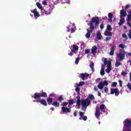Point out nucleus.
Returning a JSON list of instances; mask_svg holds the SVG:
<instances>
[{
  "label": "nucleus",
  "instance_id": "f257e3e1",
  "mask_svg": "<svg viewBox=\"0 0 131 131\" xmlns=\"http://www.w3.org/2000/svg\"><path fill=\"white\" fill-rule=\"evenodd\" d=\"M100 24V18L96 16L95 17H93L91 21L88 24V25L90 26V28L93 30L95 29V27H98Z\"/></svg>",
  "mask_w": 131,
  "mask_h": 131
},
{
  "label": "nucleus",
  "instance_id": "f03ea898",
  "mask_svg": "<svg viewBox=\"0 0 131 131\" xmlns=\"http://www.w3.org/2000/svg\"><path fill=\"white\" fill-rule=\"evenodd\" d=\"M77 106H80V105H81L82 107L86 108L88 106L91 105V100L89 98H86L85 100H77Z\"/></svg>",
  "mask_w": 131,
  "mask_h": 131
},
{
  "label": "nucleus",
  "instance_id": "7ed1b4c3",
  "mask_svg": "<svg viewBox=\"0 0 131 131\" xmlns=\"http://www.w3.org/2000/svg\"><path fill=\"white\" fill-rule=\"evenodd\" d=\"M123 123L124 131H131V120L126 119Z\"/></svg>",
  "mask_w": 131,
  "mask_h": 131
},
{
  "label": "nucleus",
  "instance_id": "20e7f679",
  "mask_svg": "<svg viewBox=\"0 0 131 131\" xmlns=\"http://www.w3.org/2000/svg\"><path fill=\"white\" fill-rule=\"evenodd\" d=\"M48 97V94L46 92L40 93H35L34 95L32 96L33 99H35V100H38V99H40L41 97L47 98Z\"/></svg>",
  "mask_w": 131,
  "mask_h": 131
},
{
  "label": "nucleus",
  "instance_id": "39448f33",
  "mask_svg": "<svg viewBox=\"0 0 131 131\" xmlns=\"http://www.w3.org/2000/svg\"><path fill=\"white\" fill-rule=\"evenodd\" d=\"M117 56L119 61L124 60L125 58V51L122 49L120 50L119 52L117 54Z\"/></svg>",
  "mask_w": 131,
  "mask_h": 131
},
{
  "label": "nucleus",
  "instance_id": "423d86ee",
  "mask_svg": "<svg viewBox=\"0 0 131 131\" xmlns=\"http://www.w3.org/2000/svg\"><path fill=\"white\" fill-rule=\"evenodd\" d=\"M110 52L109 53L110 56H114V52H115V49H116V46L114 44H110Z\"/></svg>",
  "mask_w": 131,
  "mask_h": 131
},
{
  "label": "nucleus",
  "instance_id": "0eeeda50",
  "mask_svg": "<svg viewBox=\"0 0 131 131\" xmlns=\"http://www.w3.org/2000/svg\"><path fill=\"white\" fill-rule=\"evenodd\" d=\"M111 95H114L115 94V96L117 97L119 95V90L117 88H112L111 89Z\"/></svg>",
  "mask_w": 131,
  "mask_h": 131
},
{
  "label": "nucleus",
  "instance_id": "6e6552de",
  "mask_svg": "<svg viewBox=\"0 0 131 131\" xmlns=\"http://www.w3.org/2000/svg\"><path fill=\"white\" fill-rule=\"evenodd\" d=\"M41 13L42 16H45V15H46V16L51 15V9H49L48 10L46 9H43L41 10Z\"/></svg>",
  "mask_w": 131,
  "mask_h": 131
},
{
  "label": "nucleus",
  "instance_id": "1a4fd4ad",
  "mask_svg": "<svg viewBox=\"0 0 131 131\" xmlns=\"http://www.w3.org/2000/svg\"><path fill=\"white\" fill-rule=\"evenodd\" d=\"M61 111L62 113H70L71 109L67 107L62 106L61 107Z\"/></svg>",
  "mask_w": 131,
  "mask_h": 131
},
{
  "label": "nucleus",
  "instance_id": "9d476101",
  "mask_svg": "<svg viewBox=\"0 0 131 131\" xmlns=\"http://www.w3.org/2000/svg\"><path fill=\"white\" fill-rule=\"evenodd\" d=\"M126 11L124 9H122L120 11V18H124L126 16Z\"/></svg>",
  "mask_w": 131,
  "mask_h": 131
},
{
  "label": "nucleus",
  "instance_id": "9b49d317",
  "mask_svg": "<svg viewBox=\"0 0 131 131\" xmlns=\"http://www.w3.org/2000/svg\"><path fill=\"white\" fill-rule=\"evenodd\" d=\"M34 102H37L38 103H40L42 105H43V106H47L48 104H47V101L46 100L42 99L41 100H37L34 101Z\"/></svg>",
  "mask_w": 131,
  "mask_h": 131
},
{
  "label": "nucleus",
  "instance_id": "f8f14e48",
  "mask_svg": "<svg viewBox=\"0 0 131 131\" xmlns=\"http://www.w3.org/2000/svg\"><path fill=\"white\" fill-rule=\"evenodd\" d=\"M87 31L88 32L86 33V35H85V37L87 38H90V37H91V33H92V32H93V31H94V29H91V27H90V30H89V29H87Z\"/></svg>",
  "mask_w": 131,
  "mask_h": 131
},
{
  "label": "nucleus",
  "instance_id": "ddd939ff",
  "mask_svg": "<svg viewBox=\"0 0 131 131\" xmlns=\"http://www.w3.org/2000/svg\"><path fill=\"white\" fill-rule=\"evenodd\" d=\"M31 13H33L35 17H40V15H39V13L37 12V9H35L34 10H31Z\"/></svg>",
  "mask_w": 131,
  "mask_h": 131
},
{
  "label": "nucleus",
  "instance_id": "4468645a",
  "mask_svg": "<svg viewBox=\"0 0 131 131\" xmlns=\"http://www.w3.org/2000/svg\"><path fill=\"white\" fill-rule=\"evenodd\" d=\"M80 75L82 80H84L85 77H89V76H90V74H88V73H81L80 74Z\"/></svg>",
  "mask_w": 131,
  "mask_h": 131
},
{
  "label": "nucleus",
  "instance_id": "2eb2a0df",
  "mask_svg": "<svg viewBox=\"0 0 131 131\" xmlns=\"http://www.w3.org/2000/svg\"><path fill=\"white\" fill-rule=\"evenodd\" d=\"M100 115H101L100 114V109H99V108H96L95 112V116L96 118H99L100 117Z\"/></svg>",
  "mask_w": 131,
  "mask_h": 131
},
{
  "label": "nucleus",
  "instance_id": "dca6fc26",
  "mask_svg": "<svg viewBox=\"0 0 131 131\" xmlns=\"http://www.w3.org/2000/svg\"><path fill=\"white\" fill-rule=\"evenodd\" d=\"M97 50H98V48L96 46H93L91 49L92 54H93V55H95L97 53Z\"/></svg>",
  "mask_w": 131,
  "mask_h": 131
},
{
  "label": "nucleus",
  "instance_id": "f3484780",
  "mask_svg": "<svg viewBox=\"0 0 131 131\" xmlns=\"http://www.w3.org/2000/svg\"><path fill=\"white\" fill-rule=\"evenodd\" d=\"M96 38L99 40L102 39V35L101 34V32L99 31L96 33Z\"/></svg>",
  "mask_w": 131,
  "mask_h": 131
},
{
  "label": "nucleus",
  "instance_id": "a211bd4d",
  "mask_svg": "<svg viewBox=\"0 0 131 131\" xmlns=\"http://www.w3.org/2000/svg\"><path fill=\"white\" fill-rule=\"evenodd\" d=\"M104 35H105V36H112V35H113V34L110 31H105L104 32Z\"/></svg>",
  "mask_w": 131,
  "mask_h": 131
},
{
  "label": "nucleus",
  "instance_id": "6ab92c4d",
  "mask_svg": "<svg viewBox=\"0 0 131 131\" xmlns=\"http://www.w3.org/2000/svg\"><path fill=\"white\" fill-rule=\"evenodd\" d=\"M105 109H106V106L105 104H101L100 105V110H101L102 112H105Z\"/></svg>",
  "mask_w": 131,
  "mask_h": 131
},
{
  "label": "nucleus",
  "instance_id": "aec40b11",
  "mask_svg": "<svg viewBox=\"0 0 131 131\" xmlns=\"http://www.w3.org/2000/svg\"><path fill=\"white\" fill-rule=\"evenodd\" d=\"M108 17L110 18L108 19V22H112V19L113 18V14L112 13H109L108 14Z\"/></svg>",
  "mask_w": 131,
  "mask_h": 131
},
{
  "label": "nucleus",
  "instance_id": "412c9836",
  "mask_svg": "<svg viewBox=\"0 0 131 131\" xmlns=\"http://www.w3.org/2000/svg\"><path fill=\"white\" fill-rule=\"evenodd\" d=\"M97 88L99 89V90H102L104 88V84H103V82H100L97 85Z\"/></svg>",
  "mask_w": 131,
  "mask_h": 131
},
{
  "label": "nucleus",
  "instance_id": "4be33fe9",
  "mask_svg": "<svg viewBox=\"0 0 131 131\" xmlns=\"http://www.w3.org/2000/svg\"><path fill=\"white\" fill-rule=\"evenodd\" d=\"M52 105L54 106V107H60V103L58 101H54L53 102Z\"/></svg>",
  "mask_w": 131,
  "mask_h": 131
},
{
  "label": "nucleus",
  "instance_id": "5701e85b",
  "mask_svg": "<svg viewBox=\"0 0 131 131\" xmlns=\"http://www.w3.org/2000/svg\"><path fill=\"white\" fill-rule=\"evenodd\" d=\"M73 47V50L72 51H74V52H76L78 51V46L73 45H72Z\"/></svg>",
  "mask_w": 131,
  "mask_h": 131
},
{
  "label": "nucleus",
  "instance_id": "b1692460",
  "mask_svg": "<svg viewBox=\"0 0 131 131\" xmlns=\"http://www.w3.org/2000/svg\"><path fill=\"white\" fill-rule=\"evenodd\" d=\"M127 22H129V21H131V12L129 11L128 12V14L127 17Z\"/></svg>",
  "mask_w": 131,
  "mask_h": 131
},
{
  "label": "nucleus",
  "instance_id": "393cba45",
  "mask_svg": "<svg viewBox=\"0 0 131 131\" xmlns=\"http://www.w3.org/2000/svg\"><path fill=\"white\" fill-rule=\"evenodd\" d=\"M125 20H124V17H122L120 19V21L119 23V25L121 26L122 24L124 23Z\"/></svg>",
  "mask_w": 131,
  "mask_h": 131
},
{
  "label": "nucleus",
  "instance_id": "a878e982",
  "mask_svg": "<svg viewBox=\"0 0 131 131\" xmlns=\"http://www.w3.org/2000/svg\"><path fill=\"white\" fill-rule=\"evenodd\" d=\"M47 101L48 103V104L51 105V103L53 102V98L49 97L47 98Z\"/></svg>",
  "mask_w": 131,
  "mask_h": 131
},
{
  "label": "nucleus",
  "instance_id": "bb28decb",
  "mask_svg": "<svg viewBox=\"0 0 131 131\" xmlns=\"http://www.w3.org/2000/svg\"><path fill=\"white\" fill-rule=\"evenodd\" d=\"M94 62H91V63L90 64V67L91 68L93 72H95V70L94 69Z\"/></svg>",
  "mask_w": 131,
  "mask_h": 131
},
{
  "label": "nucleus",
  "instance_id": "cd10ccee",
  "mask_svg": "<svg viewBox=\"0 0 131 131\" xmlns=\"http://www.w3.org/2000/svg\"><path fill=\"white\" fill-rule=\"evenodd\" d=\"M111 82L110 81H107V80H104L103 82V86H105V85L107 86L108 85V84H109V83H110Z\"/></svg>",
  "mask_w": 131,
  "mask_h": 131
},
{
  "label": "nucleus",
  "instance_id": "c85d7f7f",
  "mask_svg": "<svg viewBox=\"0 0 131 131\" xmlns=\"http://www.w3.org/2000/svg\"><path fill=\"white\" fill-rule=\"evenodd\" d=\"M100 75H102V76L105 75V69H104V68L101 69Z\"/></svg>",
  "mask_w": 131,
  "mask_h": 131
},
{
  "label": "nucleus",
  "instance_id": "c756f323",
  "mask_svg": "<svg viewBox=\"0 0 131 131\" xmlns=\"http://www.w3.org/2000/svg\"><path fill=\"white\" fill-rule=\"evenodd\" d=\"M89 99H91V100H95V96L93 94H90L89 95Z\"/></svg>",
  "mask_w": 131,
  "mask_h": 131
},
{
  "label": "nucleus",
  "instance_id": "7c9ffc66",
  "mask_svg": "<svg viewBox=\"0 0 131 131\" xmlns=\"http://www.w3.org/2000/svg\"><path fill=\"white\" fill-rule=\"evenodd\" d=\"M85 82H84V81H81L78 84V86H81L82 85H84Z\"/></svg>",
  "mask_w": 131,
  "mask_h": 131
},
{
  "label": "nucleus",
  "instance_id": "2f4dec72",
  "mask_svg": "<svg viewBox=\"0 0 131 131\" xmlns=\"http://www.w3.org/2000/svg\"><path fill=\"white\" fill-rule=\"evenodd\" d=\"M69 105H73L74 104V101L73 99H70L69 100Z\"/></svg>",
  "mask_w": 131,
  "mask_h": 131
},
{
  "label": "nucleus",
  "instance_id": "473e14b6",
  "mask_svg": "<svg viewBox=\"0 0 131 131\" xmlns=\"http://www.w3.org/2000/svg\"><path fill=\"white\" fill-rule=\"evenodd\" d=\"M37 7H38V8L39 9H41V8H42V6H41V4H40V3L37 2L36 4Z\"/></svg>",
  "mask_w": 131,
  "mask_h": 131
},
{
  "label": "nucleus",
  "instance_id": "72a5a7b5",
  "mask_svg": "<svg viewBox=\"0 0 131 131\" xmlns=\"http://www.w3.org/2000/svg\"><path fill=\"white\" fill-rule=\"evenodd\" d=\"M106 29H107V30H108L109 31H112V27H111V26L108 25L107 26Z\"/></svg>",
  "mask_w": 131,
  "mask_h": 131
},
{
  "label": "nucleus",
  "instance_id": "f704fd0d",
  "mask_svg": "<svg viewBox=\"0 0 131 131\" xmlns=\"http://www.w3.org/2000/svg\"><path fill=\"white\" fill-rule=\"evenodd\" d=\"M63 100H64V98H63V97H62L61 96H59L58 98V102H62Z\"/></svg>",
  "mask_w": 131,
  "mask_h": 131
},
{
  "label": "nucleus",
  "instance_id": "c9c22d12",
  "mask_svg": "<svg viewBox=\"0 0 131 131\" xmlns=\"http://www.w3.org/2000/svg\"><path fill=\"white\" fill-rule=\"evenodd\" d=\"M119 47L121 49H124L125 48V45L124 44H120Z\"/></svg>",
  "mask_w": 131,
  "mask_h": 131
},
{
  "label": "nucleus",
  "instance_id": "e433bc0d",
  "mask_svg": "<svg viewBox=\"0 0 131 131\" xmlns=\"http://www.w3.org/2000/svg\"><path fill=\"white\" fill-rule=\"evenodd\" d=\"M108 59L107 58H104V64L105 65V66H106V65H107L108 64Z\"/></svg>",
  "mask_w": 131,
  "mask_h": 131
},
{
  "label": "nucleus",
  "instance_id": "4c0bfd02",
  "mask_svg": "<svg viewBox=\"0 0 131 131\" xmlns=\"http://www.w3.org/2000/svg\"><path fill=\"white\" fill-rule=\"evenodd\" d=\"M112 69L111 68H108L106 69L105 72L106 73H110V71H111Z\"/></svg>",
  "mask_w": 131,
  "mask_h": 131
},
{
  "label": "nucleus",
  "instance_id": "58836bf2",
  "mask_svg": "<svg viewBox=\"0 0 131 131\" xmlns=\"http://www.w3.org/2000/svg\"><path fill=\"white\" fill-rule=\"evenodd\" d=\"M68 105V102H63L61 104V106H62L63 107H66Z\"/></svg>",
  "mask_w": 131,
  "mask_h": 131
},
{
  "label": "nucleus",
  "instance_id": "ea45409f",
  "mask_svg": "<svg viewBox=\"0 0 131 131\" xmlns=\"http://www.w3.org/2000/svg\"><path fill=\"white\" fill-rule=\"evenodd\" d=\"M117 82H113L112 84V88H115L116 86H117Z\"/></svg>",
  "mask_w": 131,
  "mask_h": 131
},
{
  "label": "nucleus",
  "instance_id": "a19ab883",
  "mask_svg": "<svg viewBox=\"0 0 131 131\" xmlns=\"http://www.w3.org/2000/svg\"><path fill=\"white\" fill-rule=\"evenodd\" d=\"M127 86L128 89H129V91H131V83L128 82L127 84Z\"/></svg>",
  "mask_w": 131,
  "mask_h": 131
},
{
  "label": "nucleus",
  "instance_id": "79ce46f5",
  "mask_svg": "<svg viewBox=\"0 0 131 131\" xmlns=\"http://www.w3.org/2000/svg\"><path fill=\"white\" fill-rule=\"evenodd\" d=\"M122 37H124V38H125L126 39H128V37H127V36L125 34H123L122 35Z\"/></svg>",
  "mask_w": 131,
  "mask_h": 131
},
{
  "label": "nucleus",
  "instance_id": "37998d69",
  "mask_svg": "<svg viewBox=\"0 0 131 131\" xmlns=\"http://www.w3.org/2000/svg\"><path fill=\"white\" fill-rule=\"evenodd\" d=\"M79 62V57H77L75 61V64H78V63Z\"/></svg>",
  "mask_w": 131,
  "mask_h": 131
},
{
  "label": "nucleus",
  "instance_id": "c03bdc74",
  "mask_svg": "<svg viewBox=\"0 0 131 131\" xmlns=\"http://www.w3.org/2000/svg\"><path fill=\"white\" fill-rule=\"evenodd\" d=\"M120 65H121V63L119 62H116L115 63L116 67H118V66H120Z\"/></svg>",
  "mask_w": 131,
  "mask_h": 131
},
{
  "label": "nucleus",
  "instance_id": "a18cd8bd",
  "mask_svg": "<svg viewBox=\"0 0 131 131\" xmlns=\"http://www.w3.org/2000/svg\"><path fill=\"white\" fill-rule=\"evenodd\" d=\"M79 116H80V117H82V116H83V115L84 114V113H83L82 112H79Z\"/></svg>",
  "mask_w": 131,
  "mask_h": 131
},
{
  "label": "nucleus",
  "instance_id": "49530a36",
  "mask_svg": "<svg viewBox=\"0 0 131 131\" xmlns=\"http://www.w3.org/2000/svg\"><path fill=\"white\" fill-rule=\"evenodd\" d=\"M75 91L77 93H79V92H80V88L79 87H77L75 89Z\"/></svg>",
  "mask_w": 131,
  "mask_h": 131
},
{
  "label": "nucleus",
  "instance_id": "de8ad7c7",
  "mask_svg": "<svg viewBox=\"0 0 131 131\" xmlns=\"http://www.w3.org/2000/svg\"><path fill=\"white\" fill-rule=\"evenodd\" d=\"M107 65V67L108 68H111V61H108Z\"/></svg>",
  "mask_w": 131,
  "mask_h": 131
},
{
  "label": "nucleus",
  "instance_id": "09e8293b",
  "mask_svg": "<svg viewBox=\"0 0 131 131\" xmlns=\"http://www.w3.org/2000/svg\"><path fill=\"white\" fill-rule=\"evenodd\" d=\"M119 85L121 88H122V81H121V80H119Z\"/></svg>",
  "mask_w": 131,
  "mask_h": 131
},
{
  "label": "nucleus",
  "instance_id": "8fccbe9b",
  "mask_svg": "<svg viewBox=\"0 0 131 131\" xmlns=\"http://www.w3.org/2000/svg\"><path fill=\"white\" fill-rule=\"evenodd\" d=\"M82 119L84 120V121H86V120L88 119V117L86 116H84L83 118H82Z\"/></svg>",
  "mask_w": 131,
  "mask_h": 131
},
{
  "label": "nucleus",
  "instance_id": "3c124183",
  "mask_svg": "<svg viewBox=\"0 0 131 131\" xmlns=\"http://www.w3.org/2000/svg\"><path fill=\"white\" fill-rule=\"evenodd\" d=\"M74 53V50H71V52L70 53H69L68 54V55H69V56H73Z\"/></svg>",
  "mask_w": 131,
  "mask_h": 131
},
{
  "label": "nucleus",
  "instance_id": "603ef678",
  "mask_svg": "<svg viewBox=\"0 0 131 131\" xmlns=\"http://www.w3.org/2000/svg\"><path fill=\"white\" fill-rule=\"evenodd\" d=\"M111 37H107L105 38V40L106 41H109V40H111Z\"/></svg>",
  "mask_w": 131,
  "mask_h": 131
},
{
  "label": "nucleus",
  "instance_id": "864d4df0",
  "mask_svg": "<svg viewBox=\"0 0 131 131\" xmlns=\"http://www.w3.org/2000/svg\"><path fill=\"white\" fill-rule=\"evenodd\" d=\"M73 32H75V30H74V28H71V33H73Z\"/></svg>",
  "mask_w": 131,
  "mask_h": 131
},
{
  "label": "nucleus",
  "instance_id": "5fc2aeb1",
  "mask_svg": "<svg viewBox=\"0 0 131 131\" xmlns=\"http://www.w3.org/2000/svg\"><path fill=\"white\" fill-rule=\"evenodd\" d=\"M85 53L90 54V49H85Z\"/></svg>",
  "mask_w": 131,
  "mask_h": 131
},
{
  "label": "nucleus",
  "instance_id": "6e6d98bb",
  "mask_svg": "<svg viewBox=\"0 0 131 131\" xmlns=\"http://www.w3.org/2000/svg\"><path fill=\"white\" fill-rule=\"evenodd\" d=\"M130 7V6H129V5H127L126 6V7H125V10H128V9H129V7Z\"/></svg>",
  "mask_w": 131,
  "mask_h": 131
},
{
  "label": "nucleus",
  "instance_id": "4d7b16f0",
  "mask_svg": "<svg viewBox=\"0 0 131 131\" xmlns=\"http://www.w3.org/2000/svg\"><path fill=\"white\" fill-rule=\"evenodd\" d=\"M104 92L106 93H108V88L105 87L104 89Z\"/></svg>",
  "mask_w": 131,
  "mask_h": 131
},
{
  "label": "nucleus",
  "instance_id": "13d9d810",
  "mask_svg": "<svg viewBox=\"0 0 131 131\" xmlns=\"http://www.w3.org/2000/svg\"><path fill=\"white\" fill-rule=\"evenodd\" d=\"M94 90L95 92H98L99 89L97 88V86H95L94 88Z\"/></svg>",
  "mask_w": 131,
  "mask_h": 131
},
{
  "label": "nucleus",
  "instance_id": "bf43d9fd",
  "mask_svg": "<svg viewBox=\"0 0 131 131\" xmlns=\"http://www.w3.org/2000/svg\"><path fill=\"white\" fill-rule=\"evenodd\" d=\"M100 29H104V24H101V25H100Z\"/></svg>",
  "mask_w": 131,
  "mask_h": 131
},
{
  "label": "nucleus",
  "instance_id": "052dcab7",
  "mask_svg": "<svg viewBox=\"0 0 131 131\" xmlns=\"http://www.w3.org/2000/svg\"><path fill=\"white\" fill-rule=\"evenodd\" d=\"M74 116L75 117L76 116H77V111H75L74 113Z\"/></svg>",
  "mask_w": 131,
  "mask_h": 131
},
{
  "label": "nucleus",
  "instance_id": "680f3d73",
  "mask_svg": "<svg viewBox=\"0 0 131 131\" xmlns=\"http://www.w3.org/2000/svg\"><path fill=\"white\" fill-rule=\"evenodd\" d=\"M127 73L126 72H122L121 73V75H123V76L126 75Z\"/></svg>",
  "mask_w": 131,
  "mask_h": 131
},
{
  "label": "nucleus",
  "instance_id": "e2e57ef3",
  "mask_svg": "<svg viewBox=\"0 0 131 131\" xmlns=\"http://www.w3.org/2000/svg\"><path fill=\"white\" fill-rule=\"evenodd\" d=\"M53 96H55V94L52 93L51 94L49 95L50 98H52V97H53Z\"/></svg>",
  "mask_w": 131,
  "mask_h": 131
},
{
  "label": "nucleus",
  "instance_id": "0e129e2a",
  "mask_svg": "<svg viewBox=\"0 0 131 131\" xmlns=\"http://www.w3.org/2000/svg\"><path fill=\"white\" fill-rule=\"evenodd\" d=\"M127 25H128V26L129 27L131 28V24H130V23H129V21H127Z\"/></svg>",
  "mask_w": 131,
  "mask_h": 131
},
{
  "label": "nucleus",
  "instance_id": "69168bd1",
  "mask_svg": "<svg viewBox=\"0 0 131 131\" xmlns=\"http://www.w3.org/2000/svg\"><path fill=\"white\" fill-rule=\"evenodd\" d=\"M127 56H128L129 57H131V53H127L126 57H127Z\"/></svg>",
  "mask_w": 131,
  "mask_h": 131
},
{
  "label": "nucleus",
  "instance_id": "338daca9",
  "mask_svg": "<svg viewBox=\"0 0 131 131\" xmlns=\"http://www.w3.org/2000/svg\"><path fill=\"white\" fill-rule=\"evenodd\" d=\"M77 100H80V96L79 95H78L77 96Z\"/></svg>",
  "mask_w": 131,
  "mask_h": 131
},
{
  "label": "nucleus",
  "instance_id": "774afa93",
  "mask_svg": "<svg viewBox=\"0 0 131 131\" xmlns=\"http://www.w3.org/2000/svg\"><path fill=\"white\" fill-rule=\"evenodd\" d=\"M128 37H129V39H131V35L130 34H127Z\"/></svg>",
  "mask_w": 131,
  "mask_h": 131
}]
</instances>
